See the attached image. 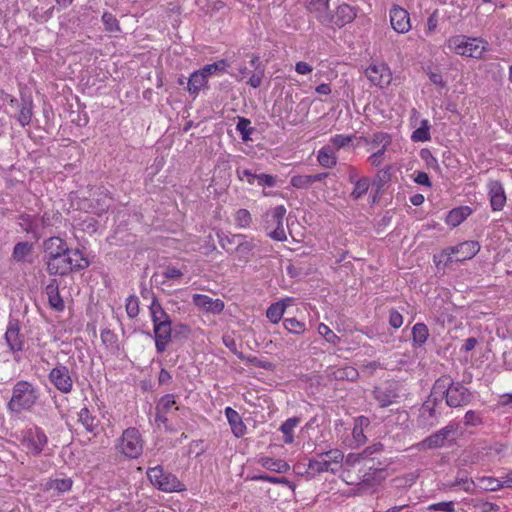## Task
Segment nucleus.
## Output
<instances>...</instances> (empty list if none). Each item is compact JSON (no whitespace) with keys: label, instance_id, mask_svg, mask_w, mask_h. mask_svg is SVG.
<instances>
[{"label":"nucleus","instance_id":"e2e57ef3","mask_svg":"<svg viewBox=\"0 0 512 512\" xmlns=\"http://www.w3.org/2000/svg\"><path fill=\"white\" fill-rule=\"evenodd\" d=\"M420 156L426 162L428 168L439 170L438 160L433 156L430 150L422 149Z\"/></svg>","mask_w":512,"mask_h":512},{"label":"nucleus","instance_id":"774afa93","mask_svg":"<svg viewBox=\"0 0 512 512\" xmlns=\"http://www.w3.org/2000/svg\"><path fill=\"white\" fill-rule=\"evenodd\" d=\"M389 324L395 329L403 324V316L395 309L389 311Z\"/></svg>","mask_w":512,"mask_h":512},{"label":"nucleus","instance_id":"09e8293b","mask_svg":"<svg viewBox=\"0 0 512 512\" xmlns=\"http://www.w3.org/2000/svg\"><path fill=\"white\" fill-rule=\"evenodd\" d=\"M478 484L485 491H497L503 487L502 482L493 477L478 478Z\"/></svg>","mask_w":512,"mask_h":512},{"label":"nucleus","instance_id":"69168bd1","mask_svg":"<svg viewBox=\"0 0 512 512\" xmlns=\"http://www.w3.org/2000/svg\"><path fill=\"white\" fill-rule=\"evenodd\" d=\"M427 510H429V511L453 512L455 510V505H454L453 501L439 502V503H434V504L429 505Z\"/></svg>","mask_w":512,"mask_h":512},{"label":"nucleus","instance_id":"bb28decb","mask_svg":"<svg viewBox=\"0 0 512 512\" xmlns=\"http://www.w3.org/2000/svg\"><path fill=\"white\" fill-rule=\"evenodd\" d=\"M208 75L202 71V68L193 72L187 82V90L191 95H198L199 91L208 83Z\"/></svg>","mask_w":512,"mask_h":512},{"label":"nucleus","instance_id":"c03bdc74","mask_svg":"<svg viewBox=\"0 0 512 512\" xmlns=\"http://www.w3.org/2000/svg\"><path fill=\"white\" fill-rule=\"evenodd\" d=\"M33 116V104L30 101H24L21 104L19 113L17 115V121L22 127L30 124Z\"/></svg>","mask_w":512,"mask_h":512},{"label":"nucleus","instance_id":"49530a36","mask_svg":"<svg viewBox=\"0 0 512 512\" xmlns=\"http://www.w3.org/2000/svg\"><path fill=\"white\" fill-rule=\"evenodd\" d=\"M262 465L268 470L278 473H285L290 469V466L283 460H276L270 457L262 459Z\"/></svg>","mask_w":512,"mask_h":512},{"label":"nucleus","instance_id":"c756f323","mask_svg":"<svg viewBox=\"0 0 512 512\" xmlns=\"http://www.w3.org/2000/svg\"><path fill=\"white\" fill-rule=\"evenodd\" d=\"M45 292L48 296L49 304L57 311L64 309V301L59 294L58 283L56 279H52L46 286Z\"/></svg>","mask_w":512,"mask_h":512},{"label":"nucleus","instance_id":"7c9ffc66","mask_svg":"<svg viewBox=\"0 0 512 512\" xmlns=\"http://www.w3.org/2000/svg\"><path fill=\"white\" fill-rule=\"evenodd\" d=\"M78 421L83 425L87 432L94 435L98 433L99 420L90 413L87 407H84L79 411Z\"/></svg>","mask_w":512,"mask_h":512},{"label":"nucleus","instance_id":"e433bc0d","mask_svg":"<svg viewBox=\"0 0 512 512\" xmlns=\"http://www.w3.org/2000/svg\"><path fill=\"white\" fill-rule=\"evenodd\" d=\"M391 170L392 166L389 165L377 171L372 181V187L375 188L377 194L381 193L385 184L391 180Z\"/></svg>","mask_w":512,"mask_h":512},{"label":"nucleus","instance_id":"37998d69","mask_svg":"<svg viewBox=\"0 0 512 512\" xmlns=\"http://www.w3.org/2000/svg\"><path fill=\"white\" fill-rule=\"evenodd\" d=\"M32 249L31 243L18 242L13 248L12 257L17 262H23L32 253Z\"/></svg>","mask_w":512,"mask_h":512},{"label":"nucleus","instance_id":"6e6d98bb","mask_svg":"<svg viewBox=\"0 0 512 512\" xmlns=\"http://www.w3.org/2000/svg\"><path fill=\"white\" fill-rule=\"evenodd\" d=\"M290 184L296 189H307L312 186L310 175H295L290 179Z\"/></svg>","mask_w":512,"mask_h":512},{"label":"nucleus","instance_id":"c9c22d12","mask_svg":"<svg viewBox=\"0 0 512 512\" xmlns=\"http://www.w3.org/2000/svg\"><path fill=\"white\" fill-rule=\"evenodd\" d=\"M429 337L428 327L424 323H416L412 328V339L414 347H421Z\"/></svg>","mask_w":512,"mask_h":512},{"label":"nucleus","instance_id":"4d7b16f0","mask_svg":"<svg viewBox=\"0 0 512 512\" xmlns=\"http://www.w3.org/2000/svg\"><path fill=\"white\" fill-rule=\"evenodd\" d=\"M229 66L228 62L225 59H221L212 64H207L202 68V71L206 73V75L210 76L217 71L225 72L227 67Z\"/></svg>","mask_w":512,"mask_h":512},{"label":"nucleus","instance_id":"7ed1b4c3","mask_svg":"<svg viewBox=\"0 0 512 512\" xmlns=\"http://www.w3.org/2000/svg\"><path fill=\"white\" fill-rule=\"evenodd\" d=\"M38 391L32 383L21 380L14 384L7 408L13 413L30 410L38 400Z\"/></svg>","mask_w":512,"mask_h":512},{"label":"nucleus","instance_id":"58836bf2","mask_svg":"<svg viewBox=\"0 0 512 512\" xmlns=\"http://www.w3.org/2000/svg\"><path fill=\"white\" fill-rule=\"evenodd\" d=\"M448 489H456L457 487H461L467 493H474L475 482L471 479H468L466 476L458 473L455 480L446 484Z\"/></svg>","mask_w":512,"mask_h":512},{"label":"nucleus","instance_id":"f3484780","mask_svg":"<svg viewBox=\"0 0 512 512\" xmlns=\"http://www.w3.org/2000/svg\"><path fill=\"white\" fill-rule=\"evenodd\" d=\"M305 7L322 25H331L332 13L329 10V0H308Z\"/></svg>","mask_w":512,"mask_h":512},{"label":"nucleus","instance_id":"603ef678","mask_svg":"<svg viewBox=\"0 0 512 512\" xmlns=\"http://www.w3.org/2000/svg\"><path fill=\"white\" fill-rule=\"evenodd\" d=\"M101 341L109 349L118 348V336L110 329L101 331Z\"/></svg>","mask_w":512,"mask_h":512},{"label":"nucleus","instance_id":"a211bd4d","mask_svg":"<svg viewBox=\"0 0 512 512\" xmlns=\"http://www.w3.org/2000/svg\"><path fill=\"white\" fill-rule=\"evenodd\" d=\"M390 23L397 33H407L411 29L409 13L398 5L390 9Z\"/></svg>","mask_w":512,"mask_h":512},{"label":"nucleus","instance_id":"dca6fc26","mask_svg":"<svg viewBox=\"0 0 512 512\" xmlns=\"http://www.w3.org/2000/svg\"><path fill=\"white\" fill-rule=\"evenodd\" d=\"M365 75L373 85L379 86L380 88L387 87L392 80L391 71L384 63L370 65L365 70Z\"/></svg>","mask_w":512,"mask_h":512},{"label":"nucleus","instance_id":"4468645a","mask_svg":"<svg viewBox=\"0 0 512 512\" xmlns=\"http://www.w3.org/2000/svg\"><path fill=\"white\" fill-rule=\"evenodd\" d=\"M155 410V422L161 423L166 429H169L168 415L179 410L175 396L173 394H166L162 396L157 402Z\"/></svg>","mask_w":512,"mask_h":512},{"label":"nucleus","instance_id":"f8f14e48","mask_svg":"<svg viewBox=\"0 0 512 512\" xmlns=\"http://www.w3.org/2000/svg\"><path fill=\"white\" fill-rule=\"evenodd\" d=\"M48 442L47 436L41 428L35 427L25 432L22 440L23 446L33 455H39Z\"/></svg>","mask_w":512,"mask_h":512},{"label":"nucleus","instance_id":"052dcab7","mask_svg":"<svg viewBox=\"0 0 512 512\" xmlns=\"http://www.w3.org/2000/svg\"><path fill=\"white\" fill-rule=\"evenodd\" d=\"M353 139L352 135L337 134L330 139V143L336 148L341 149L347 146Z\"/></svg>","mask_w":512,"mask_h":512},{"label":"nucleus","instance_id":"412c9836","mask_svg":"<svg viewBox=\"0 0 512 512\" xmlns=\"http://www.w3.org/2000/svg\"><path fill=\"white\" fill-rule=\"evenodd\" d=\"M373 396L381 408L393 404L398 397L397 388L394 384L377 386L373 390Z\"/></svg>","mask_w":512,"mask_h":512},{"label":"nucleus","instance_id":"de8ad7c7","mask_svg":"<svg viewBox=\"0 0 512 512\" xmlns=\"http://www.w3.org/2000/svg\"><path fill=\"white\" fill-rule=\"evenodd\" d=\"M370 181L367 177H362L354 184V189L351 192V197L355 200L360 199L365 195L369 189Z\"/></svg>","mask_w":512,"mask_h":512},{"label":"nucleus","instance_id":"cd10ccee","mask_svg":"<svg viewBox=\"0 0 512 512\" xmlns=\"http://www.w3.org/2000/svg\"><path fill=\"white\" fill-rule=\"evenodd\" d=\"M150 316L153 326L156 324H167L172 322L168 313L164 310L156 296H153L149 306Z\"/></svg>","mask_w":512,"mask_h":512},{"label":"nucleus","instance_id":"423d86ee","mask_svg":"<svg viewBox=\"0 0 512 512\" xmlns=\"http://www.w3.org/2000/svg\"><path fill=\"white\" fill-rule=\"evenodd\" d=\"M150 483L160 491L171 493L184 491L185 485L172 473L166 472L161 465L147 469Z\"/></svg>","mask_w":512,"mask_h":512},{"label":"nucleus","instance_id":"8fccbe9b","mask_svg":"<svg viewBox=\"0 0 512 512\" xmlns=\"http://www.w3.org/2000/svg\"><path fill=\"white\" fill-rule=\"evenodd\" d=\"M249 119L240 117L236 125V130L241 134L243 141L250 140V135L253 133L254 128L250 126Z\"/></svg>","mask_w":512,"mask_h":512},{"label":"nucleus","instance_id":"6ab92c4d","mask_svg":"<svg viewBox=\"0 0 512 512\" xmlns=\"http://www.w3.org/2000/svg\"><path fill=\"white\" fill-rule=\"evenodd\" d=\"M357 16V9L347 3H342L337 6L335 13L332 14V26H337L339 28L345 26L346 24L351 23Z\"/></svg>","mask_w":512,"mask_h":512},{"label":"nucleus","instance_id":"1a4fd4ad","mask_svg":"<svg viewBox=\"0 0 512 512\" xmlns=\"http://www.w3.org/2000/svg\"><path fill=\"white\" fill-rule=\"evenodd\" d=\"M48 379L56 390L69 394L73 390V376L69 368L58 362L49 372Z\"/></svg>","mask_w":512,"mask_h":512},{"label":"nucleus","instance_id":"9d476101","mask_svg":"<svg viewBox=\"0 0 512 512\" xmlns=\"http://www.w3.org/2000/svg\"><path fill=\"white\" fill-rule=\"evenodd\" d=\"M456 430L457 426L455 424H449L419 442L417 448L419 450H430L444 447L447 442H454L453 436Z\"/></svg>","mask_w":512,"mask_h":512},{"label":"nucleus","instance_id":"338daca9","mask_svg":"<svg viewBox=\"0 0 512 512\" xmlns=\"http://www.w3.org/2000/svg\"><path fill=\"white\" fill-rule=\"evenodd\" d=\"M183 275V272L174 266H167L162 272L165 279H180Z\"/></svg>","mask_w":512,"mask_h":512},{"label":"nucleus","instance_id":"5fc2aeb1","mask_svg":"<svg viewBox=\"0 0 512 512\" xmlns=\"http://www.w3.org/2000/svg\"><path fill=\"white\" fill-rule=\"evenodd\" d=\"M318 333L325 338L328 343L337 345L340 342V337L337 336L327 325L324 323L319 324Z\"/></svg>","mask_w":512,"mask_h":512},{"label":"nucleus","instance_id":"39448f33","mask_svg":"<svg viewBox=\"0 0 512 512\" xmlns=\"http://www.w3.org/2000/svg\"><path fill=\"white\" fill-rule=\"evenodd\" d=\"M286 208L284 205H278L268 209L261 219V225L266 231L267 236L276 241H286L287 235L284 229V217L286 215Z\"/></svg>","mask_w":512,"mask_h":512},{"label":"nucleus","instance_id":"ddd939ff","mask_svg":"<svg viewBox=\"0 0 512 512\" xmlns=\"http://www.w3.org/2000/svg\"><path fill=\"white\" fill-rule=\"evenodd\" d=\"M441 402L440 397L434 395V388H432L430 396L420 410V421L424 427L431 428L437 423L440 412L436 407Z\"/></svg>","mask_w":512,"mask_h":512},{"label":"nucleus","instance_id":"a19ab883","mask_svg":"<svg viewBox=\"0 0 512 512\" xmlns=\"http://www.w3.org/2000/svg\"><path fill=\"white\" fill-rule=\"evenodd\" d=\"M217 238L220 246L227 252H233L234 246L237 245V240L244 239L245 237L241 234L226 235L223 232H217Z\"/></svg>","mask_w":512,"mask_h":512},{"label":"nucleus","instance_id":"c85d7f7f","mask_svg":"<svg viewBox=\"0 0 512 512\" xmlns=\"http://www.w3.org/2000/svg\"><path fill=\"white\" fill-rule=\"evenodd\" d=\"M256 248V243L254 240H243L237 243V245L234 247V251L237 254V260L240 263L247 264L252 255L253 250Z\"/></svg>","mask_w":512,"mask_h":512},{"label":"nucleus","instance_id":"2eb2a0df","mask_svg":"<svg viewBox=\"0 0 512 512\" xmlns=\"http://www.w3.org/2000/svg\"><path fill=\"white\" fill-rule=\"evenodd\" d=\"M480 250V245L477 241H465L456 246H450L443 250L447 256L455 255V261H465L473 258Z\"/></svg>","mask_w":512,"mask_h":512},{"label":"nucleus","instance_id":"2f4dec72","mask_svg":"<svg viewBox=\"0 0 512 512\" xmlns=\"http://www.w3.org/2000/svg\"><path fill=\"white\" fill-rule=\"evenodd\" d=\"M472 210L468 206H462L455 209H452L447 217L446 224L451 227L459 226L470 214Z\"/></svg>","mask_w":512,"mask_h":512},{"label":"nucleus","instance_id":"aec40b11","mask_svg":"<svg viewBox=\"0 0 512 512\" xmlns=\"http://www.w3.org/2000/svg\"><path fill=\"white\" fill-rule=\"evenodd\" d=\"M153 332L156 351L158 353L165 352L172 338V322L154 325Z\"/></svg>","mask_w":512,"mask_h":512},{"label":"nucleus","instance_id":"5701e85b","mask_svg":"<svg viewBox=\"0 0 512 512\" xmlns=\"http://www.w3.org/2000/svg\"><path fill=\"white\" fill-rule=\"evenodd\" d=\"M193 303L195 306L212 313H220L224 309V302L220 299H213L207 295H193Z\"/></svg>","mask_w":512,"mask_h":512},{"label":"nucleus","instance_id":"f257e3e1","mask_svg":"<svg viewBox=\"0 0 512 512\" xmlns=\"http://www.w3.org/2000/svg\"><path fill=\"white\" fill-rule=\"evenodd\" d=\"M44 261L49 275H67L66 260L69 247L60 237L52 236L43 241Z\"/></svg>","mask_w":512,"mask_h":512},{"label":"nucleus","instance_id":"a18cd8bd","mask_svg":"<svg viewBox=\"0 0 512 512\" xmlns=\"http://www.w3.org/2000/svg\"><path fill=\"white\" fill-rule=\"evenodd\" d=\"M431 139L430 125L428 120L421 121V125L411 135V140L414 142H426Z\"/></svg>","mask_w":512,"mask_h":512},{"label":"nucleus","instance_id":"a878e982","mask_svg":"<svg viewBox=\"0 0 512 512\" xmlns=\"http://www.w3.org/2000/svg\"><path fill=\"white\" fill-rule=\"evenodd\" d=\"M65 262L67 266H70V268L67 269V274L71 271L84 270L90 264L89 260L83 256L82 252L79 249H69L67 260Z\"/></svg>","mask_w":512,"mask_h":512},{"label":"nucleus","instance_id":"f704fd0d","mask_svg":"<svg viewBox=\"0 0 512 512\" xmlns=\"http://www.w3.org/2000/svg\"><path fill=\"white\" fill-rule=\"evenodd\" d=\"M299 423L300 418L298 417L288 418L285 422L282 423L279 430L283 433L284 443L291 444L294 442L293 431L298 426Z\"/></svg>","mask_w":512,"mask_h":512},{"label":"nucleus","instance_id":"6e6552de","mask_svg":"<svg viewBox=\"0 0 512 512\" xmlns=\"http://www.w3.org/2000/svg\"><path fill=\"white\" fill-rule=\"evenodd\" d=\"M116 450L129 459H137L144 448V440L135 427L125 429L115 446Z\"/></svg>","mask_w":512,"mask_h":512},{"label":"nucleus","instance_id":"473e14b6","mask_svg":"<svg viewBox=\"0 0 512 512\" xmlns=\"http://www.w3.org/2000/svg\"><path fill=\"white\" fill-rule=\"evenodd\" d=\"M73 480L71 478H50L44 485L45 490H56L59 494H63L71 490Z\"/></svg>","mask_w":512,"mask_h":512},{"label":"nucleus","instance_id":"bf43d9fd","mask_svg":"<svg viewBox=\"0 0 512 512\" xmlns=\"http://www.w3.org/2000/svg\"><path fill=\"white\" fill-rule=\"evenodd\" d=\"M102 21L106 27V30L113 32V31H119V24L118 20L115 18V16L109 12H105L102 15Z\"/></svg>","mask_w":512,"mask_h":512},{"label":"nucleus","instance_id":"20e7f679","mask_svg":"<svg viewBox=\"0 0 512 512\" xmlns=\"http://www.w3.org/2000/svg\"><path fill=\"white\" fill-rule=\"evenodd\" d=\"M486 44L482 39L455 35L447 39L446 47L450 52L460 56L481 58L486 51Z\"/></svg>","mask_w":512,"mask_h":512},{"label":"nucleus","instance_id":"393cba45","mask_svg":"<svg viewBox=\"0 0 512 512\" xmlns=\"http://www.w3.org/2000/svg\"><path fill=\"white\" fill-rule=\"evenodd\" d=\"M225 415L234 436L237 438L244 436L246 432V426L239 413L231 407H227L225 409Z\"/></svg>","mask_w":512,"mask_h":512},{"label":"nucleus","instance_id":"13d9d810","mask_svg":"<svg viewBox=\"0 0 512 512\" xmlns=\"http://www.w3.org/2000/svg\"><path fill=\"white\" fill-rule=\"evenodd\" d=\"M235 221L240 228H247L252 223V217L247 209H239L235 215Z\"/></svg>","mask_w":512,"mask_h":512},{"label":"nucleus","instance_id":"864d4df0","mask_svg":"<svg viewBox=\"0 0 512 512\" xmlns=\"http://www.w3.org/2000/svg\"><path fill=\"white\" fill-rule=\"evenodd\" d=\"M284 327L293 334H303L306 330L305 323L298 321L296 318H286Z\"/></svg>","mask_w":512,"mask_h":512},{"label":"nucleus","instance_id":"3c124183","mask_svg":"<svg viewBox=\"0 0 512 512\" xmlns=\"http://www.w3.org/2000/svg\"><path fill=\"white\" fill-rule=\"evenodd\" d=\"M126 313L129 318L133 319L139 315L140 307H139V299L135 295H130L126 299L125 303Z\"/></svg>","mask_w":512,"mask_h":512},{"label":"nucleus","instance_id":"4c0bfd02","mask_svg":"<svg viewBox=\"0 0 512 512\" xmlns=\"http://www.w3.org/2000/svg\"><path fill=\"white\" fill-rule=\"evenodd\" d=\"M317 160L324 168H332L337 164V157L330 147H322L318 151Z\"/></svg>","mask_w":512,"mask_h":512},{"label":"nucleus","instance_id":"680f3d73","mask_svg":"<svg viewBox=\"0 0 512 512\" xmlns=\"http://www.w3.org/2000/svg\"><path fill=\"white\" fill-rule=\"evenodd\" d=\"M387 150V147H381L380 149H378L376 152H374L373 154H371L367 161L369 162V164L373 167H379L383 161H384V157H385V152Z\"/></svg>","mask_w":512,"mask_h":512},{"label":"nucleus","instance_id":"0eeeda50","mask_svg":"<svg viewBox=\"0 0 512 512\" xmlns=\"http://www.w3.org/2000/svg\"><path fill=\"white\" fill-rule=\"evenodd\" d=\"M373 460L361 457L359 453H349L346 457L343 456L341 467V477L349 485H359L358 474L362 470H371Z\"/></svg>","mask_w":512,"mask_h":512},{"label":"nucleus","instance_id":"b1692460","mask_svg":"<svg viewBox=\"0 0 512 512\" xmlns=\"http://www.w3.org/2000/svg\"><path fill=\"white\" fill-rule=\"evenodd\" d=\"M489 196L491 207L494 211H500L506 203L504 188L499 181L489 183Z\"/></svg>","mask_w":512,"mask_h":512},{"label":"nucleus","instance_id":"79ce46f5","mask_svg":"<svg viewBox=\"0 0 512 512\" xmlns=\"http://www.w3.org/2000/svg\"><path fill=\"white\" fill-rule=\"evenodd\" d=\"M286 304L283 301L271 304L267 311V318L274 324L278 323L284 315Z\"/></svg>","mask_w":512,"mask_h":512},{"label":"nucleus","instance_id":"f03ea898","mask_svg":"<svg viewBox=\"0 0 512 512\" xmlns=\"http://www.w3.org/2000/svg\"><path fill=\"white\" fill-rule=\"evenodd\" d=\"M434 395L446 399L449 407L457 408L468 405L472 400V393L461 382L453 381L449 376H442L434 383Z\"/></svg>","mask_w":512,"mask_h":512},{"label":"nucleus","instance_id":"ea45409f","mask_svg":"<svg viewBox=\"0 0 512 512\" xmlns=\"http://www.w3.org/2000/svg\"><path fill=\"white\" fill-rule=\"evenodd\" d=\"M308 473L310 474H320L323 472H330L332 474H336L335 469L331 468L329 464L323 460V458L319 455L317 459H310L308 462Z\"/></svg>","mask_w":512,"mask_h":512},{"label":"nucleus","instance_id":"72a5a7b5","mask_svg":"<svg viewBox=\"0 0 512 512\" xmlns=\"http://www.w3.org/2000/svg\"><path fill=\"white\" fill-rule=\"evenodd\" d=\"M319 455L329 464L331 468L335 469L336 473L341 470L343 462V452L341 450L331 449L329 451L322 452Z\"/></svg>","mask_w":512,"mask_h":512},{"label":"nucleus","instance_id":"4be33fe9","mask_svg":"<svg viewBox=\"0 0 512 512\" xmlns=\"http://www.w3.org/2000/svg\"><path fill=\"white\" fill-rule=\"evenodd\" d=\"M380 465L379 462L373 460V465L371 466V470H362V473L358 474L359 484H364L368 487H373L379 485L385 479V471L377 466Z\"/></svg>","mask_w":512,"mask_h":512},{"label":"nucleus","instance_id":"0e129e2a","mask_svg":"<svg viewBox=\"0 0 512 512\" xmlns=\"http://www.w3.org/2000/svg\"><path fill=\"white\" fill-rule=\"evenodd\" d=\"M482 423L481 416L474 410H469L464 415V424L466 426H478Z\"/></svg>","mask_w":512,"mask_h":512},{"label":"nucleus","instance_id":"9b49d317","mask_svg":"<svg viewBox=\"0 0 512 512\" xmlns=\"http://www.w3.org/2000/svg\"><path fill=\"white\" fill-rule=\"evenodd\" d=\"M21 326L18 319L11 318L4 335L5 342L12 353L24 350L25 336L20 332Z\"/></svg>","mask_w":512,"mask_h":512}]
</instances>
